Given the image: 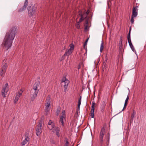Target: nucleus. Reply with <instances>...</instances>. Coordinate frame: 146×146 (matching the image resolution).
<instances>
[{
    "label": "nucleus",
    "mask_w": 146,
    "mask_h": 146,
    "mask_svg": "<svg viewBox=\"0 0 146 146\" xmlns=\"http://www.w3.org/2000/svg\"><path fill=\"white\" fill-rule=\"evenodd\" d=\"M16 29L15 27H13L8 32L6 33L2 44V46L6 50H8L11 46L15 36Z\"/></svg>",
    "instance_id": "1"
},
{
    "label": "nucleus",
    "mask_w": 146,
    "mask_h": 146,
    "mask_svg": "<svg viewBox=\"0 0 146 146\" xmlns=\"http://www.w3.org/2000/svg\"><path fill=\"white\" fill-rule=\"evenodd\" d=\"M50 96L48 95L47 98V99L45 103V112L47 113L50 110Z\"/></svg>",
    "instance_id": "2"
},
{
    "label": "nucleus",
    "mask_w": 146,
    "mask_h": 146,
    "mask_svg": "<svg viewBox=\"0 0 146 146\" xmlns=\"http://www.w3.org/2000/svg\"><path fill=\"white\" fill-rule=\"evenodd\" d=\"M7 63V60L4 59L3 61L2 67L1 69V71L0 73V75L1 76H3L4 75L6 71Z\"/></svg>",
    "instance_id": "3"
},
{
    "label": "nucleus",
    "mask_w": 146,
    "mask_h": 146,
    "mask_svg": "<svg viewBox=\"0 0 146 146\" xmlns=\"http://www.w3.org/2000/svg\"><path fill=\"white\" fill-rule=\"evenodd\" d=\"M69 83V81L66 77H63L61 81V85L63 86L64 91L66 92L68 88V85Z\"/></svg>",
    "instance_id": "4"
},
{
    "label": "nucleus",
    "mask_w": 146,
    "mask_h": 146,
    "mask_svg": "<svg viewBox=\"0 0 146 146\" xmlns=\"http://www.w3.org/2000/svg\"><path fill=\"white\" fill-rule=\"evenodd\" d=\"M9 90L8 84L7 83H6L3 87L1 91V95L3 98L6 97V95L7 94Z\"/></svg>",
    "instance_id": "5"
},
{
    "label": "nucleus",
    "mask_w": 146,
    "mask_h": 146,
    "mask_svg": "<svg viewBox=\"0 0 146 146\" xmlns=\"http://www.w3.org/2000/svg\"><path fill=\"white\" fill-rule=\"evenodd\" d=\"M38 90H35L31 89L30 92L31 100V101L34 100L37 96V94L38 92Z\"/></svg>",
    "instance_id": "6"
},
{
    "label": "nucleus",
    "mask_w": 146,
    "mask_h": 146,
    "mask_svg": "<svg viewBox=\"0 0 146 146\" xmlns=\"http://www.w3.org/2000/svg\"><path fill=\"white\" fill-rule=\"evenodd\" d=\"M42 123L41 122L38 123V124L36 127V135L38 136L41 133L42 130Z\"/></svg>",
    "instance_id": "7"
},
{
    "label": "nucleus",
    "mask_w": 146,
    "mask_h": 146,
    "mask_svg": "<svg viewBox=\"0 0 146 146\" xmlns=\"http://www.w3.org/2000/svg\"><path fill=\"white\" fill-rule=\"evenodd\" d=\"M28 9V14L30 17H31L34 14L36 10L33 7L29 6Z\"/></svg>",
    "instance_id": "8"
},
{
    "label": "nucleus",
    "mask_w": 146,
    "mask_h": 146,
    "mask_svg": "<svg viewBox=\"0 0 146 146\" xmlns=\"http://www.w3.org/2000/svg\"><path fill=\"white\" fill-rule=\"evenodd\" d=\"M70 48L65 52L63 56H68L72 53V51L74 49V46L72 44H70Z\"/></svg>",
    "instance_id": "9"
},
{
    "label": "nucleus",
    "mask_w": 146,
    "mask_h": 146,
    "mask_svg": "<svg viewBox=\"0 0 146 146\" xmlns=\"http://www.w3.org/2000/svg\"><path fill=\"white\" fill-rule=\"evenodd\" d=\"M25 139L21 142V146H25V145L29 141L30 138L28 135H25Z\"/></svg>",
    "instance_id": "10"
},
{
    "label": "nucleus",
    "mask_w": 146,
    "mask_h": 146,
    "mask_svg": "<svg viewBox=\"0 0 146 146\" xmlns=\"http://www.w3.org/2000/svg\"><path fill=\"white\" fill-rule=\"evenodd\" d=\"M28 0H26L25 1L24 5L23 8H20L19 10L18 11L19 12H21L24 11L25 9H26V8L28 5Z\"/></svg>",
    "instance_id": "11"
},
{
    "label": "nucleus",
    "mask_w": 146,
    "mask_h": 146,
    "mask_svg": "<svg viewBox=\"0 0 146 146\" xmlns=\"http://www.w3.org/2000/svg\"><path fill=\"white\" fill-rule=\"evenodd\" d=\"M95 103L94 102H92V109L91 112L90 113V115L92 118L94 117V105Z\"/></svg>",
    "instance_id": "12"
},
{
    "label": "nucleus",
    "mask_w": 146,
    "mask_h": 146,
    "mask_svg": "<svg viewBox=\"0 0 146 146\" xmlns=\"http://www.w3.org/2000/svg\"><path fill=\"white\" fill-rule=\"evenodd\" d=\"M123 37L122 36H121L120 38L119 41V49L120 50H121L123 48Z\"/></svg>",
    "instance_id": "13"
},
{
    "label": "nucleus",
    "mask_w": 146,
    "mask_h": 146,
    "mask_svg": "<svg viewBox=\"0 0 146 146\" xmlns=\"http://www.w3.org/2000/svg\"><path fill=\"white\" fill-rule=\"evenodd\" d=\"M40 84V82H36L35 84H34L33 89H32L34 90H39L38 89V88L39 87V85Z\"/></svg>",
    "instance_id": "14"
},
{
    "label": "nucleus",
    "mask_w": 146,
    "mask_h": 146,
    "mask_svg": "<svg viewBox=\"0 0 146 146\" xmlns=\"http://www.w3.org/2000/svg\"><path fill=\"white\" fill-rule=\"evenodd\" d=\"M106 105V102L104 101H103L101 102V111H103L104 108H105Z\"/></svg>",
    "instance_id": "15"
},
{
    "label": "nucleus",
    "mask_w": 146,
    "mask_h": 146,
    "mask_svg": "<svg viewBox=\"0 0 146 146\" xmlns=\"http://www.w3.org/2000/svg\"><path fill=\"white\" fill-rule=\"evenodd\" d=\"M137 11H138L135 10V8H133L131 16L134 17H136L137 15Z\"/></svg>",
    "instance_id": "16"
},
{
    "label": "nucleus",
    "mask_w": 146,
    "mask_h": 146,
    "mask_svg": "<svg viewBox=\"0 0 146 146\" xmlns=\"http://www.w3.org/2000/svg\"><path fill=\"white\" fill-rule=\"evenodd\" d=\"M105 132V128L103 127L101 130L100 132V137H103L104 135Z\"/></svg>",
    "instance_id": "17"
},
{
    "label": "nucleus",
    "mask_w": 146,
    "mask_h": 146,
    "mask_svg": "<svg viewBox=\"0 0 146 146\" xmlns=\"http://www.w3.org/2000/svg\"><path fill=\"white\" fill-rule=\"evenodd\" d=\"M64 119H65V117L61 116L60 118V120L61 123H62V125L63 126H64Z\"/></svg>",
    "instance_id": "18"
},
{
    "label": "nucleus",
    "mask_w": 146,
    "mask_h": 146,
    "mask_svg": "<svg viewBox=\"0 0 146 146\" xmlns=\"http://www.w3.org/2000/svg\"><path fill=\"white\" fill-rule=\"evenodd\" d=\"M128 42L129 43V45L130 48L133 51H134L135 50V49L134 48V46H133V45L132 44V43H131V40H130V41H128Z\"/></svg>",
    "instance_id": "19"
},
{
    "label": "nucleus",
    "mask_w": 146,
    "mask_h": 146,
    "mask_svg": "<svg viewBox=\"0 0 146 146\" xmlns=\"http://www.w3.org/2000/svg\"><path fill=\"white\" fill-rule=\"evenodd\" d=\"M20 97V96H18V94H17L14 101L15 104L18 101Z\"/></svg>",
    "instance_id": "20"
},
{
    "label": "nucleus",
    "mask_w": 146,
    "mask_h": 146,
    "mask_svg": "<svg viewBox=\"0 0 146 146\" xmlns=\"http://www.w3.org/2000/svg\"><path fill=\"white\" fill-rule=\"evenodd\" d=\"M60 131V128L58 127H57L56 128V135H57V136L58 137H59L60 136V134L59 133Z\"/></svg>",
    "instance_id": "21"
},
{
    "label": "nucleus",
    "mask_w": 146,
    "mask_h": 146,
    "mask_svg": "<svg viewBox=\"0 0 146 146\" xmlns=\"http://www.w3.org/2000/svg\"><path fill=\"white\" fill-rule=\"evenodd\" d=\"M131 29H130L129 30V33L127 35V40L128 41L131 40V37H130V32H131Z\"/></svg>",
    "instance_id": "22"
},
{
    "label": "nucleus",
    "mask_w": 146,
    "mask_h": 146,
    "mask_svg": "<svg viewBox=\"0 0 146 146\" xmlns=\"http://www.w3.org/2000/svg\"><path fill=\"white\" fill-rule=\"evenodd\" d=\"M104 48V46H103V42L102 40L101 44V46L100 48V51L101 52H102V51Z\"/></svg>",
    "instance_id": "23"
},
{
    "label": "nucleus",
    "mask_w": 146,
    "mask_h": 146,
    "mask_svg": "<svg viewBox=\"0 0 146 146\" xmlns=\"http://www.w3.org/2000/svg\"><path fill=\"white\" fill-rule=\"evenodd\" d=\"M86 17H84V16L83 15H82L81 16V18L80 19L79 21L78 22L79 23H80L84 19V18H85Z\"/></svg>",
    "instance_id": "24"
},
{
    "label": "nucleus",
    "mask_w": 146,
    "mask_h": 146,
    "mask_svg": "<svg viewBox=\"0 0 146 146\" xmlns=\"http://www.w3.org/2000/svg\"><path fill=\"white\" fill-rule=\"evenodd\" d=\"M81 97L80 96L79 99L78 101V108L79 109H80V106L81 104Z\"/></svg>",
    "instance_id": "25"
},
{
    "label": "nucleus",
    "mask_w": 146,
    "mask_h": 146,
    "mask_svg": "<svg viewBox=\"0 0 146 146\" xmlns=\"http://www.w3.org/2000/svg\"><path fill=\"white\" fill-rule=\"evenodd\" d=\"M51 129H52V131L53 132H54L56 131V129L55 127V125L54 124V123H52V125Z\"/></svg>",
    "instance_id": "26"
},
{
    "label": "nucleus",
    "mask_w": 146,
    "mask_h": 146,
    "mask_svg": "<svg viewBox=\"0 0 146 146\" xmlns=\"http://www.w3.org/2000/svg\"><path fill=\"white\" fill-rule=\"evenodd\" d=\"M79 24V23L77 22V24L76 25V27L78 29H79L80 28V26Z\"/></svg>",
    "instance_id": "27"
},
{
    "label": "nucleus",
    "mask_w": 146,
    "mask_h": 146,
    "mask_svg": "<svg viewBox=\"0 0 146 146\" xmlns=\"http://www.w3.org/2000/svg\"><path fill=\"white\" fill-rule=\"evenodd\" d=\"M89 11H88V10L86 13H84L83 15L86 18L87 17V15L89 14Z\"/></svg>",
    "instance_id": "28"
},
{
    "label": "nucleus",
    "mask_w": 146,
    "mask_h": 146,
    "mask_svg": "<svg viewBox=\"0 0 146 146\" xmlns=\"http://www.w3.org/2000/svg\"><path fill=\"white\" fill-rule=\"evenodd\" d=\"M60 109L58 108L56 110V113L57 114V116H58L60 112Z\"/></svg>",
    "instance_id": "29"
},
{
    "label": "nucleus",
    "mask_w": 146,
    "mask_h": 146,
    "mask_svg": "<svg viewBox=\"0 0 146 146\" xmlns=\"http://www.w3.org/2000/svg\"><path fill=\"white\" fill-rule=\"evenodd\" d=\"M134 17H131V22L133 24L134 23Z\"/></svg>",
    "instance_id": "30"
},
{
    "label": "nucleus",
    "mask_w": 146,
    "mask_h": 146,
    "mask_svg": "<svg viewBox=\"0 0 146 146\" xmlns=\"http://www.w3.org/2000/svg\"><path fill=\"white\" fill-rule=\"evenodd\" d=\"M88 40V38H87L86 40V41H85V43H84V47H85V46L87 44V42Z\"/></svg>",
    "instance_id": "31"
},
{
    "label": "nucleus",
    "mask_w": 146,
    "mask_h": 146,
    "mask_svg": "<svg viewBox=\"0 0 146 146\" xmlns=\"http://www.w3.org/2000/svg\"><path fill=\"white\" fill-rule=\"evenodd\" d=\"M62 115L61 116L66 117V115H65V111L64 110H63L62 111Z\"/></svg>",
    "instance_id": "32"
},
{
    "label": "nucleus",
    "mask_w": 146,
    "mask_h": 146,
    "mask_svg": "<svg viewBox=\"0 0 146 146\" xmlns=\"http://www.w3.org/2000/svg\"><path fill=\"white\" fill-rule=\"evenodd\" d=\"M134 115H135V111H133V113L131 114V117L132 118H133L134 117Z\"/></svg>",
    "instance_id": "33"
},
{
    "label": "nucleus",
    "mask_w": 146,
    "mask_h": 146,
    "mask_svg": "<svg viewBox=\"0 0 146 146\" xmlns=\"http://www.w3.org/2000/svg\"><path fill=\"white\" fill-rule=\"evenodd\" d=\"M129 97L128 96L125 101V103H127V102L128 100L129 99Z\"/></svg>",
    "instance_id": "34"
},
{
    "label": "nucleus",
    "mask_w": 146,
    "mask_h": 146,
    "mask_svg": "<svg viewBox=\"0 0 146 146\" xmlns=\"http://www.w3.org/2000/svg\"><path fill=\"white\" fill-rule=\"evenodd\" d=\"M52 121L51 120H50L48 122V124L49 125H52Z\"/></svg>",
    "instance_id": "35"
},
{
    "label": "nucleus",
    "mask_w": 146,
    "mask_h": 146,
    "mask_svg": "<svg viewBox=\"0 0 146 146\" xmlns=\"http://www.w3.org/2000/svg\"><path fill=\"white\" fill-rule=\"evenodd\" d=\"M69 144V142H68V140H66V143H65V146H68V144Z\"/></svg>",
    "instance_id": "36"
},
{
    "label": "nucleus",
    "mask_w": 146,
    "mask_h": 146,
    "mask_svg": "<svg viewBox=\"0 0 146 146\" xmlns=\"http://www.w3.org/2000/svg\"><path fill=\"white\" fill-rule=\"evenodd\" d=\"M138 6H136L135 7H133V8H135L136 10L138 11Z\"/></svg>",
    "instance_id": "37"
},
{
    "label": "nucleus",
    "mask_w": 146,
    "mask_h": 146,
    "mask_svg": "<svg viewBox=\"0 0 146 146\" xmlns=\"http://www.w3.org/2000/svg\"><path fill=\"white\" fill-rule=\"evenodd\" d=\"M103 137H100V141H101V143H102L103 142Z\"/></svg>",
    "instance_id": "38"
},
{
    "label": "nucleus",
    "mask_w": 146,
    "mask_h": 146,
    "mask_svg": "<svg viewBox=\"0 0 146 146\" xmlns=\"http://www.w3.org/2000/svg\"><path fill=\"white\" fill-rule=\"evenodd\" d=\"M127 105V103H125L123 109L125 108Z\"/></svg>",
    "instance_id": "39"
},
{
    "label": "nucleus",
    "mask_w": 146,
    "mask_h": 146,
    "mask_svg": "<svg viewBox=\"0 0 146 146\" xmlns=\"http://www.w3.org/2000/svg\"><path fill=\"white\" fill-rule=\"evenodd\" d=\"M17 94H18V96H19L20 97L22 94L19 92Z\"/></svg>",
    "instance_id": "40"
},
{
    "label": "nucleus",
    "mask_w": 146,
    "mask_h": 146,
    "mask_svg": "<svg viewBox=\"0 0 146 146\" xmlns=\"http://www.w3.org/2000/svg\"><path fill=\"white\" fill-rule=\"evenodd\" d=\"M20 91H21V92H22H22H23V91H24V90H23V89H21L20 90Z\"/></svg>",
    "instance_id": "41"
},
{
    "label": "nucleus",
    "mask_w": 146,
    "mask_h": 146,
    "mask_svg": "<svg viewBox=\"0 0 146 146\" xmlns=\"http://www.w3.org/2000/svg\"><path fill=\"white\" fill-rule=\"evenodd\" d=\"M78 69H79L80 68V65H78Z\"/></svg>",
    "instance_id": "42"
},
{
    "label": "nucleus",
    "mask_w": 146,
    "mask_h": 146,
    "mask_svg": "<svg viewBox=\"0 0 146 146\" xmlns=\"http://www.w3.org/2000/svg\"><path fill=\"white\" fill-rule=\"evenodd\" d=\"M19 92H21L22 94L23 92H22H22H21V91H19Z\"/></svg>",
    "instance_id": "43"
},
{
    "label": "nucleus",
    "mask_w": 146,
    "mask_h": 146,
    "mask_svg": "<svg viewBox=\"0 0 146 146\" xmlns=\"http://www.w3.org/2000/svg\"><path fill=\"white\" fill-rule=\"evenodd\" d=\"M87 26H86V27H85V29H87Z\"/></svg>",
    "instance_id": "44"
},
{
    "label": "nucleus",
    "mask_w": 146,
    "mask_h": 146,
    "mask_svg": "<svg viewBox=\"0 0 146 146\" xmlns=\"http://www.w3.org/2000/svg\"><path fill=\"white\" fill-rule=\"evenodd\" d=\"M88 21H86V24H88Z\"/></svg>",
    "instance_id": "45"
},
{
    "label": "nucleus",
    "mask_w": 146,
    "mask_h": 146,
    "mask_svg": "<svg viewBox=\"0 0 146 146\" xmlns=\"http://www.w3.org/2000/svg\"><path fill=\"white\" fill-rule=\"evenodd\" d=\"M63 57V56H62V58Z\"/></svg>",
    "instance_id": "46"
}]
</instances>
